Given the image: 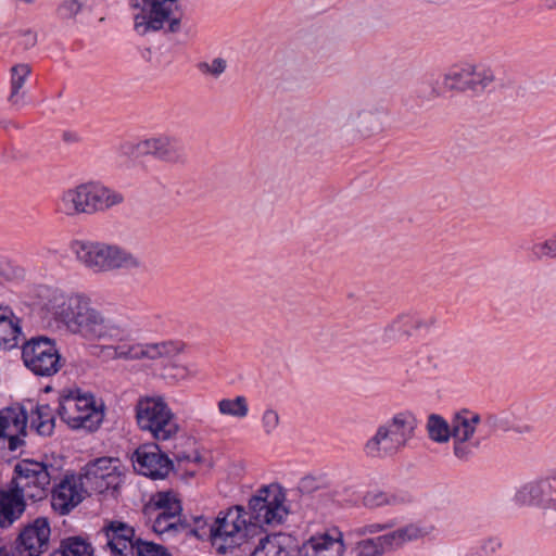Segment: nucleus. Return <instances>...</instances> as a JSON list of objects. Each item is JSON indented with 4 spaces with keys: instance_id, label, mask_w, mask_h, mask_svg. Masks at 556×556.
<instances>
[{
    "instance_id": "nucleus-36",
    "label": "nucleus",
    "mask_w": 556,
    "mask_h": 556,
    "mask_svg": "<svg viewBox=\"0 0 556 556\" xmlns=\"http://www.w3.org/2000/svg\"><path fill=\"white\" fill-rule=\"evenodd\" d=\"M357 548L359 556H382L390 551L384 535L363 540Z\"/></svg>"
},
{
    "instance_id": "nucleus-9",
    "label": "nucleus",
    "mask_w": 556,
    "mask_h": 556,
    "mask_svg": "<svg viewBox=\"0 0 556 556\" xmlns=\"http://www.w3.org/2000/svg\"><path fill=\"white\" fill-rule=\"evenodd\" d=\"M22 361L31 374L43 378L56 375L65 365L56 341L46 336L33 337L22 344Z\"/></svg>"
},
{
    "instance_id": "nucleus-49",
    "label": "nucleus",
    "mask_w": 556,
    "mask_h": 556,
    "mask_svg": "<svg viewBox=\"0 0 556 556\" xmlns=\"http://www.w3.org/2000/svg\"><path fill=\"white\" fill-rule=\"evenodd\" d=\"M510 429L517 433L525 434V433H531L533 431V426L530 424L517 422V424H514L510 427Z\"/></svg>"
},
{
    "instance_id": "nucleus-23",
    "label": "nucleus",
    "mask_w": 556,
    "mask_h": 556,
    "mask_svg": "<svg viewBox=\"0 0 556 556\" xmlns=\"http://www.w3.org/2000/svg\"><path fill=\"white\" fill-rule=\"evenodd\" d=\"M384 111L382 108L356 105L349 115V121L365 137L377 135L383 130Z\"/></svg>"
},
{
    "instance_id": "nucleus-13",
    "label": "nucleus",
    "mask_w": 556,
    "mask_h": 556,
    "mask_svg": "<svg viewBox=\"0 0 556 556\" xmlns=\"http://www.w3.org/2000/svg\"><path fill=\"white\" fill-rule=\"evenodd\" d=\"M181 0H141L143 33H178L181 28Z\"/></svg>"
},
{
    "instance_id": "nucleus-31",
    "label": "nucleus",
    "mask_w": 556,
    "mask_h": 556,
    "mask_svg": "<svg viewBox=\"0 0 556 556\" xmlns=\"http://www.w3.org/2000/svg\"><path fill=\"white\" fill-rule=\"evenodd\" d=\"M469 92L475 94L482 93L495 80L494 71L483 64L470 62Z\"/></svg>"
},
{
    "instance_id": "nucleus-19",
    "label": "nucleus",
    "mask_w": 556,
    "mask_h": 556,
    "mask_svg": "<svg viewBox=\"0 0 556 556\" xmlns=\"http://www.w3.org/2000/svg\"><path fill=\"white\" fill-rule=\"evenodd\" d=\"M554 483L548 477H540L522 484L515 494L520 506L554 510Z\"/></svg>"
},
{
    "instance_id": "nucleus-24",
    "label": "nucleus",
    "mask_w": 556,
    "mask_h": 556,
    "mask_svg": "<svg viewBox=\"0 0 556 556\" xmlns=\"http://www.w3.org/2000/svg\"><path fill=\"white\" fill-rule=\"evenodd\" d=\"M173 469V462L157 445L141 446V476L152 480H163Z\"/></svg>"
},
{
    "instance_id": "nucleus-46",
    "label": "nucleus",
    "mask_w": 556,
    "mask_h": 556,
    "mask_svg": "<svg viewBox=\"0 0 556 556\" xmlns=\"http://www.w3.org/2000/svg\"><path fill=\"white\" fill-rule=\"evenodd\" d=\"M37 42V34L30 29H26L21 31V45L24 48L29 49L33 48Z\"/></svg>"
},
{
    "instance_id": "nucleus-18",
    "label": "nucleus",
    "mask_w": 556,
    "mask_h": 556,
    "mask_svg": "<svg viewBox=\"0 0 556 556\" xmlns=\"http://www.w3.org/2000/svg\"><path fill=\"white\" fill-rule=\"evenodd\" d=\"M141 155H150L167 163H185L187 160L184 142L166 135L148 136L141 140Z\"/></svg>"
},
{
    "instance_id": "nucleus-34",
    "label": "nucleus",
    "mask_w": 556,
    "mask_h": 556,
    "mask_svg": "<svg viewBox=\"0 0 556 556\" xmlns=\"http://www.w3.org/2000/svg\"><path fill=\"white\" fill-rule=\"evenodd\" d=\"M217 409L222 416L244 419L249 415V403L243 395L224 397L217 402Z\"/></svg>"
},
{
    "instance_id": "nucleus-54",
    "label": "nucleus",
    "mask_w": 556,
    "mask_h": 556,
    "mask_svg": "<svg viewBox=\"0 0 556 556\" xmlns=\"http://www.w3.org/2000/svg\"><path fill=\"white\" fill-rule=\"evenodd\" d=\"M134 21H135V29H137L139 27V14H136L134 16Z\"/></svg>"
},
{
    "instance_id": "nucleus-17",
    "label": "nucleus",
    "mask_w": 556,
    "mask_h": 556,
    "mask_svg": "<svg viewBox=\"0 0 556 556\" xmlns=\"http://www.w3.org/2000/svg\"><path fill=\"white\" fill-rule=\"evenodd\" d=\"M51 535L47 518L38 517L25 526L16 540V551L20 556H39L49 547Z\"/></svg>"
},
{
    "instance_id": "nucleus-12",
    "label": "nucleus",
    "mask_w": 556,
    "mask_h": 556,
    "mask_svg": "<svg viewBox=\"0 0 556 556\" xmlns=\"http://www.w3.org/2000/svg\"><path fill=\"white\" fill-rule=\"evenodd\" d=\"M249 508L253 525L258 527L263 525L277 526L283 522L289 510L286 505V494L282 488L277 483L262 486L250 500Z\"/></svg>"
},
{
    "instance_id": "nucleus-51",
    "label": "nucleus",
    "mask_w": 556,
    "mask_h": 556,
    "mask_svg": "<svg viewBox=\"0 0 556 556\" xmlns=\"http://www.w3.org/2000/svg\"><path fill=\"white\" fill-rule=\"evenodd\" d=\"M131 462L134 464V468L136 469V464H139V447L134 450L131 454Z\"/></svg>"
},
{
    "instance_id": "nucleus-10",
    "label": "nucleus",
    "mask_w": 556,
    "mask_h": 556,
    "mask_svg": "<svg viewBox=\"0 0 556 556\" xmlns=\"http://www.w3.org/2000/svg\"><path fill=\"white\" fill-rule=\"evenodd\" d=\"M495 418L488 416L482 420L480 414L470 409H460L452 416L453 453L458 459H468L481 441L483 425H494Z\"/></svg>"
},
{
    "instance_id": "nucleus-37",
    "label": "nucleus",
    "mask_w": 556,
    "mask_h": 556,
    "mask_svg": "<svg viewBox=\"0 0 556 556\" xmlns=\"http://www.w3.org/2000/svg\"><path fill=\"white\" fill-rule=\"evenodd\" d=\"M280 427V415L277 409L266 407L261 416V428L266 437H273Z\"/></svg>"
},
{
    "instance_id": "nucleus-3",
    "label": "nucleus",
    "mask_w": 556,
    "mask_h": 556,
    "mask_svg": "<svg viewBox=\"0 0 556 556\" xmlns=\"http://www.w3.org/2000/svg\"><path fill=\"white\" fill-rule=\"evenodd\" d=\"M123 202L121 192L99 181H86L63 189L54 201V212L75 219L105 213Z\"/></svg>"
},
{
    "instance_id": "nucleus-41",
    "label": "nucleus",
    "mask_w": 556,
    "mask_h": 556,
    "mask_svg": "<svg viewBox=\"0 0 556 556\" xmlns=\"http://www.w3.org/2000/svg\"><path fill=\"white\" fill-rule=\"evenodd\" d=\"M388 328L392 331H401L410 334L414 331L413 313L399 315Z\"/></svg>"
},
{
    "instance_id": "nucleus-47",
    "label": "nucleus",
    "mask_w": 556,
    "mask_h": 556,
    "mask_svg": "<svg viewBox=\"0 0 556 556\" xmlns=\"http://www.w3.org/2000/svg\"><path fill=\"white\" fill-rule=\"evenodd\" d=\"M391 528L389 523H370L363 528L362 533L364 534H376Z\"/></svg>"
},
{
    "instance_id": "nucleus-28",
    "label": "nucleus",
    "mask_w": 556,
    "mask_h": 556,
    "mask_svg": "<svg viewBox=\"0 0 556 556\" xmlns=\"http://www.w3.org/2000/svg\"><path fill=\"white\" fill-rule=\"evenodd\" d=\"M10 73L11 92L9 101L12 105L21 108L24 104V92L22 89L31 74V66L27 63L15 64L11 67Z\"/></svg>"
},
{
    "instance_id": "nucleus-55",
    "label": "nucleus",
    "mask_w": 556,
    "mask_h": 556,
    "mask_svg": "<svg viewBox=\"0 0 556 556\" xmlns=\"http://www.w3.org/2000/svg\"><path fill=\"white\" fill-rule=\"evenodd\" d=\"M130 1H131V2H130V4H131V7H132V8H135V9H136V8H138V7H139V3H138V1H137V0H130Z\"/></svg>"
},
{
    "instance_id": "nucleus-5",
    "label": "nucleus",
    "mask_w": 556,
    "mask_h": 556,
    "mask_svg": "<svg viewBox=\"0 0 556 556\" xmlns=\"http://www.w3.org/2000/svg\"><path fill=\"white\" fill-rule=\"evenodd\" d=\"M181 349L180 342L172 340L141 342V376L147 379H162L168 384L194 376L195 371L187 366L174 364Z\"/></svg>"
},
{
    "instance_id": "nucleus-1",
    "label": "nucleus",
    "mask_w": 556,
    "mask_h": 556,
    "mask_svg": "<svg viewBox=\"0 0 556 556\" xmlns=\"http://www.w3.org/2000/svg\"><path fill=\"white\" fill-rule=\"evenodd\" d=\"M46 309L73 334L89 341H114L104 348L108 355L123 359L138 357L139 343L135 332L114 324L92 305L87 295L54 291L46 303Z\"/></svg>"
},
{
    "instance_id": "nucleus-30",
    "label": "nucleus",
    "mask_w": 556,
    "mask_h": 556,
    "mask_svg": "<svg viewBox=\"0 0 556 556\" xmlns=\"http://www.w3.org/2000/svg\"><path fill=\"white\" fill-rule=\"evenodd\" d=\"M409 501L408 496L395 492V491H383V490H371L368 491L363 498V503L366 507L378 508L382 506H395Z\"/></svg>"
},
{
    "instance_id": "nucleus-26",
    "label": "nucleus",
    "mask_w": 556,
    "mask_h": 556,
    "mask_svg": "<svg viewBox=\"0 0 556 556\" xmlns=\"http://www.w3.org/2000/svg\"><path fill=\"white\" fill-rule=\"evenodd\" d=\"M21 337L18 318L9 308L0 307V349L11 350L17 346Z\"/></svg>"
},
{
    "instance_id": "nucleus-39",
    "label": "nucleus",
    "mask_w": 556,
    "mask_h": 556,
    "mask_svg": "<svg viewBox=\"0 0 556 556\" xmlns=\"http://www.w3.org/2000/svg\"><path fill=\"white\" fill-rule=\"evenodd\" d=\"M197 68L202 75L218 78L227 70V61L223 58H215L212 61L199 62Z\"/></svg>"
},
{
    "instance_id": "nucleus-35",
    "label": "nucleus",
    "mask_w": 556,
    "mask_h": 556,
    "mask_svg": "<svg viewBox=\"0 0 556 556\" xmlns=\"http://www.w3.org/2000/svg\"><path fill=\"white\" fill-rule=\"evenodd\" d=\"M31 427L40 435H50L54 430V415L49 405H38L30 416Z\"/></svg>"
},
{
    "instance_id": "nucleus-50",
    "label": "nucleus",
    "mask_w": 556,
    "mask_h": 556,
    "mask_svg": "<svg viewBox=\"0 0 556 556\" xmlns=\"http://www.w3.org/2000/svg\"><path fill=\"white\" fill-rule=\"evenodd\" d=\"M136 152V147L135 146H131V144H128V143H125L123 146H121V153L124 154V155H129V154H132Z\"/></svg>"
},
{
    "instance_id": "nucleus-25",
    "label": "nucleus",
    "mask_w": 556,
    "mask_h": 556,
    "mask_svg": "<svg viewBox=\"0 0 556 556\" xmlns=\"http://www.w3.org/2000/svg\"><path fill=\"white\" fill-rule=\"evenodd\" d=\"M432 531V526L412 522L383 535L387 540L390 551H394L409 542L418 541L430 535Z\"/></svg>"
},
{
    "instance_id": "nucleus-40",
    "label": "nucleus",
    "mask_w": 556,
    "mask_h": 556,
    "mask_svg": "<svg viewBox=\"0 0 556 556\" xmlns=\"http://www.w3.org/2000/svg\"><path fill=\"white\" fill-rule=\"evenodd\" d=\"M502 540L496 535L483 538L478 543V551L483 556H493L502 548Z\"/></svg>"
},
{
    "instance_id": "nucleus-4",
    "label": "nucleus",
    "mask_w": 556,
    "mask_h": 556,
    "mask_svg": "<svg viewBox=\"0 0 556 556\" xmlns=\"http://www.w3.org/2000/svg\"><path fill=\"white\" fill-rule=\"evenodd\" d=\"M417 418L409 410L395 413L380 424L375 433L366 440L363 453L370 459H386L403 451L416 434Z\"/></svg>"
},
{
    "instance_id": "nucleus-44",
    "label": "nucleus",
    "mask_w": 556,
    "mask_h": 556,
    "mask_svg": "<svg viewBox=\"0 0 556 556\" xmlns=\"http://www.w3.org/2000/svg\"><path fill=\"white\" fill-rule=\"evenodd\" d=\"M141 556H172L164 546L141 540Z\"/></svg>"
},
{
    "instance_id": "nucleus-43",
    "label": "nucleus",
    "mask_w": 556,
    "mask_h": 556,
    "mask_svg": "<svg viewBox=\"0 0 556 556\" xmlns=\"http://www.w3.org/2000/svg\"><path fill=\"white\" fill-rule=\"evenodd\" d=\"M81 10V3L77 0H65L63 1L56 12L58 15L63 18H73L75 17Z\"/></svg>"
},
{
    "instance_id": "nucleus-21",
    "label": "nucleus",
    "mask_w": 556,
    "mask_h": 556,
    "mask_svg": "<svg viewBox=\"0 0 556 556\" xmlns=\"http://www.w3.org/2000/svg\"><path fill=\"white\" fill-rule=\"evenodd\" d=\"M27 415L21 407H8L0 410V438L8 440L10 451H16L24 444Z\"/></svg>"
},
{
    "instance_id": "nucleus-38",
    "label": "nucleus",
    "mask_w": 556,
    "mask_h": 556,
    "mask_svg": "<svg viewBox=\"0 0 556 556\" xmlns=\"http://www.w3.org/2000/svg\"><path fill=\"white\" fill-rule=\"evenodd\" d=\"M530 251L535 260L556 258V236L534 243Z\"/></svg>"
},
{
    "instance_id": "nucleus-48",
    "label": "nucleus",
    "mask_w": 556,
    "mask_h": 556,
    "mask_svg": "<svg viewBox=\"0 0 556 556\" xmlns=\"http://www.w3.org/2000/svg\"><path fill=\"white\" fill-rule=\"evenodd\" d=\"M13 274L11 264L3 257H0V278L10 279Z\"/></svg>"
},
{
    "instance_id": "nucleus-27",
    "label": "nucleus",
    "mask_w": 556,
    "mask_h": 556,
    "mask_svg": "<svg viewBox=\"0 0 556 556\" xmlns=\"http://www.w3.org/2000/svg\"><path fill=\"white\" fill-rule=\"evenodd\" d=\"M470 62L451 66L443 75V87L450 91L469 92Z\"/></svg>"
},
{
    "instance_id": "nucleus-11",
    "label": "nucleus",
    "mask_w": 556,
    "mask_h": 556,
    "mask_svg": "<svg viewBox=\"0 0 556 556\" xmlns=\"http://www.w3.org/2000/svg\"><path fill=\"white\" fill-rule=\"evenodd\" d=\"M141 430L156 441H167L180 431L176 417L161 395L141 397Z\"/></svg>"
},
{
    "instance_id": "nucleus-22",
    "label": "nucleus",
    "mask_w": 556,
    "mask_h": 556,
    "mask_svg": "<svg viewBox=\"0 0 556 556\" xmlns=\"http://www.w3.org/2000/svg\"><path fill=\"white\" fill-rule=\"evenodd\" d=\"M344 543L342 533L332 529L326 533L312 536L300 549L301 556H342Z\"/></svg>"
},
{
    "instance_id": "nucleus-52",
    "label": "nucleus",
    "mask_w": 556,
    "mask_h": 556,
    "mask_svg": "<svg viewBox=\"0 0 556 556\" xmlns=\"http://www.w3.org/2000/svg\"><path fill=\"white\" fill-rule=\"evenodd\" d=\"M544 7L546 10H556V0H544Z\"/></svg>"
},
{
    "instance_id": "nucleus-8",
    "label": "nucleus",
    "mask_w": 556,
    "mask_h": 556,
    "mask_svg": "<svg viewBox=\"0 0 556 556\" xmlns=\"http://www.w3.org/2000/svg\"><path fill=\"white\" fill-rule=\"evenodd\" d=\"M58 414L72 429L97 430L104 418L102 404H97L93 395L67 391L59 397Z\"/></svg>"
},
{
    "instance_id": "nucleus-45",
    "label": "nucleus",
    "mask_w": 556,
    "mask_h": 556,
    "mask_svg": "<svg viewBox=\"0 0 556 556\" xmlns=\"http://www.w3.org/2000/svg\"><path fill=\"white\" fill-rule=\"evenodd\" d=\"M434 318L432 316L425 317L420 314L413 313V323H414V331L421 329H429L434 324Z\"/></svg>"
},
{
    "instance_id": "nucleus-7",
    "label": "nucleus",
    "mask_w": 556,
    "mask_h": 556,
    "mask_svg": "<svg viewBox=\"0 0 556 556\" xmlns=\"http://www.w3.org/2000/svg\"><path fill=\"white\" fill-rule=\"evenodd\" d=\"M71 251L80 264L96 274L136 265L134 254L117 244L75 240L71 243Z\"/></svg>"
},
{
    "instance_id": "nucleus-2",
    "label": "nucleus",
    "mask_w": 556,
    "mask_h": 556,
    "mask_svg": "<svg viewBox=\"0 0 556 556\" xmlns=\"http://www.w3.org/2000/svg\"><path fill=\"white\" fill-rule=\"evenodd\" d=\"M61 476L51 464L23 459L14 467V477L7 490H0V528L11 526L25 510L26 500L47 497L52 481Z\"/></svg>"
},
{
    "instance_id": "nucleus-29",
    "label": "nucleus",
    "mask_w": 556,
    "mask_h": 556,
    "mask_svg": "<svg viewBox=\"0 0 556 556\" xmlns=\"http://www.w3.org/2000/svg\"><path fill=\"white\" fill-rule=\"evenodd\" d=\"M287 542L282 534H267L258 541L251 556H291Z\"/></svg>"
},
{
    "instance_id": "nucleus-20",
    "label": "nucleus",
    "mask_w": 556,
    "mask_h": 556,
    "mask_svg": "<svg viewBox=\"0 0 556 556\" xmlns=\"http://www.w3.org/2000/svg\"><path fill=\"white\" fill-rule=\"evenodd\" d=\"M87 492L76 475H65L51 491V506L60 515H67L79 505Z\"/></svg>"
},
{
    "instance_id": "nucleus-14",
    "label": "nucleus",
    "mask_w": 556,
    "mask_h": 556,
    "mask_svg": "<svg viewBox=\"0 0 556 556\" xmlns=\"http://www.w3.org/2000/svg\"><path fill=\"white\" fill-rule=\"evenodd\" d=\"M84 470L78 477L87 493L116 491L123 481L121 462L117 458H98L87 464Z\"/></svg>"
},
{
    "instance_id": "nucleus-56",
    "label": "nucleus",
    "mask_w": 556,
    "mask_h": 556,
    "mask_svg": "<svg viewBox=\"0 0 556 556\" xmlns=\"http://www.w3.org/2000/svg\"><path fill=\"white\" fill-rule=\"evenodd\" d=\"M554 492H555V495H556V478H555ZM554 503H555L554 511H556V496L554 497Z\"/></svg>"
},
{
    "instance_id": "nucleus-6",
    "label": "nucleus",
    "mask_w": 556,
    "mask_h": 556,
    "mask_svg": "<svg viewBox=\"0 0 556 556\" xmlns=\"http://www.w3.org/2000/svg\"><path fill=\"white\" fill-rule=\"evenodd\" d=\"M258 533V527L248 521L242 506L218 513L210 526V541L219 554L240 547Z\"/></svg>"
},
{
    "instance_id": "nucleus-57",
    "label": "nucleus",
    "mask_w": 556,
    "mask_h": 556,
    "mask_svg": "<svg viewBox=\"0 0 556 556\" xmlns=\"http://www.w3.org/2000/svg\"><path fill=\"white\" fill-rule=\"evenodd\" d=\"M0 556H9L4 548L0 547Z\"/></svg>"
},
{
    "instance_id": "nucleus-53",
    "label": "nucleus",
    "mask_w": 556,
    "mask_h": 556,
    "mask_svg": "<svg viewBox=\"0 0 556 556\" xmlns=\"http://www.w3.org/2000/svg\"><path fill=\"white\" fill-rule=\"evenodd\" d=\"M135 418L139 422V402L134 406Z\"/></svg>"
},
{
    "instance_id": "nucleus-32",
    "label": "nucleus",
    "mask_w": 556,
    "mask_h": 556,
    "mask_svg": "<svg viewBox=\"0 0 556 556\" xmlns=\"http://www.w3.org/2000/svg\"><path fill=\"white\" fill-rule=\"evenodd\" d=\"M426 430L431 441L443 444L453 440L452 420L448 422L442 416L431 414L426 422Z\"/></svg>"
},
{
    "instance_id": "nucleus-42",
    "label": "nucleus",
    "mask_w": 556,
    "mask_h": 556,
    "mask_svg": "<svg viewBox=\"0 0 556 556\" xmlns=\"http://www.w3.org/2000/svg\"><path fill=\"white\" fill-rule=\"evenodd\" d=\"M175 458L179 466H191L192 470H194L203 460L202 455L198 450H192L190 452H177L175 454Z\"/></svg>"
},
{
    "instance_id": "nucleus-15",
    "label": "nucleus",
    "mask_w": 556,
    "mask_h": 556,
    "mask_svg": "<svg viewBox=\"0 0 556 556\" xmlns=\"http://www.w3.org/2000/svg\"><path fill=\"white\" fill-rule=\"evenodd\" d=\"M159 510L152 523V530L156 534L164 535L176 533L182 525L180 523L181 505L176 496L168 492L155 494L146 510Z\"/></svg>"
},
{
    "instance_id": "nucleus-16",
    "label": "nucleus",
    "mask_w": 556,
    "mask_h": 556,
    "mask_svg": "<svg viewBox=\"0 0 556 556\" xmlns=\"http://www.w3.org/2000/svg\"><path fill=\"white\" fill-rule=\"evenodd\" d=\"M134 528L122 521H109L97 534L112 556H139V540L134 541Z\"/></svg>"
},
{
    "instance_id": "nucleus-33",
    "label": "nucleus",
    "mask_w": 556,
    "mask_h": 556,
    "mask_svg": "<svg viewBox=\"0 0 556 556\" xmlns=\"http://www.w3.org/2000/svg\"><path fill=\"white\" fill-rule=\"evenodd\" d=\"M90 542L81 536H70L62 540L60 547L50 556H93Z\"/></svg>"
}]
</instances>
